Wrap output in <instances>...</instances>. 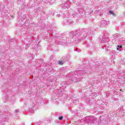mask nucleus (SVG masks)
Listing matches in <instances>:
<instances>
[{"mask_svg":"<svg viewBox=\"0 0 125 125\" xmlns=\"http://www.w3.org/2000/svg\"><path fill=\"white\" fill-rule=\"evenodd\" d=\"M109 13H110V14H112V15H115V13H113V11H109Z\"/></svg>","mask_w":125,"mask_h":125,"instance_id":"1","label":"nucleus"},{"mask_svg":"<svg viewBox=\"0 0 125 125\" xmlns=\"http://www.w3.org/2000/svg\"><path fill=\"white\" fill-rule=\"evenodd\" d=\"M59 64L60 65H63V62L62 61H59Z\"/></svg>","mask_w":125,"mask_h":125,"instance_id":"2","label":"nucleus"},{"mask_svg":"<svg viewBox=\"0 0 125 125\" xmlns=\"http://www.w3.org/2000/svg\"><path fill=\"white\" fill-rule=\"evenodd\" d=\"M59 120H60V121H61V120H63V116H61L60 117H59Z\"/></svg>","mask_w":125,"mask_h":125,"instance_id":"3","label":"nucleus"},{"mask_svg":"<svg viewBox=\"0 0 125 125\" xmlns=\"http://www.w3.org/2000/svg\"><path fill=\"white\" fill-rule=\"evenodd\" d=\"M118 47H119V48H122V47H123V46L122 45H118Z\"/></svg>","mask_w":125,"mask_h":125,"instance_id":"4","label":"nucleus"},{"mask_svg":"<svg viewBox=\"0 0 125 125\" xmlns=\"http://www.w3.org/2000/svg\"><path fill=\"white\" fill-rule=\"evenodd\" d=\"M120 91H122V89L120 90Z\"/></svg>","mask_w":125,"mask_h":125,"instance_id":"5","label":"nucleus"}]
</instances>
